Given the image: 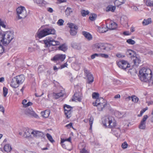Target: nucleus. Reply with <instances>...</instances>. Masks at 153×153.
Returning <instances> with one entry per match:
<instances>
[{"instance_id":"obj_1","label":"nucleus","mask_w":153,"mask_h":153,"mask_svg":"<svg viewBox=\"0 0 153 153\" xmlns=\"http://www.w3.org/2000/svg\"><path fill=\"white\" fill-rule=\"evenodd\" d=\"M139 74L140 78L141 81H146L148 80H151L152 73L149 68H142L139 71Z\"/></svg>"},{"instance_id":"obj_2","label":"nucleus","mask_w":153,"mask_h":153,"mask_svg":"<svg viewBox=\"0 0 153 153\" xmlns=\"http://www.w3.org/2000/svg\"><path fill=\"white\" fill-rule=\"evenodd\" d=\"M56 33L55 30L53 28H45L43 29H39L37 31L35 37L36 39H41L50 34H55Z\"/></svg>"},{"instance_id":"obj_3","label":"nucleus","mask_w":153,"mask_h":153,"mask_svg":"<svg viewBox=\"0 0 153 153\" xmlns=\"http://www.w3.org/2000/svg\"><path fill=\"white\" fill-rule=\"evenodd\" d=\"M0 41L4 46L7 45L14 38L13 34L11 32L0 34Z\"/></svg>"},{"instance_id":"obj_4","label":"nucleus","mask_w":153,"mask_h":153,"mask_svg":"<svg viewBox=\"0 0 153 153\" xmlns=\"http://www.w3.org/2000/svg\"><path fill=\"white\" fill-rule=\"evenodd\" d=\"M102 123L105 128H112L116 126V123L112 117L110 116L106 117L103 119Z\"/></svg>"},{"instance_id":"obj_5","label":"nucleus","mask_w":153,"mask_h":153,"mask_svg":"<svg viewBox=\"0 0 153 153\" xmlns=\"http://www.w3.org/2000/svg\"><path fill=\"white\" fill-rule=\"evenodd\" d=\"M16 12L19 19H21L25 18L27 16V13L25 8L22 6L18 7L16 9Z\"/></svg>"},{"instance_id":"obj_6","label":"nucleus","mask_w":153,"mask_h":153,"mask_svg":"<svg viewBox=\"0 0 153 153\" xmlns=\"http://www.w3.org/2000/svg\"><path fill=\"white\" fill-rule=\"evenodd\" d=\"M44 43L45 45V47H48L49 51H51V46H55L56 45H59L60 42L58 41H55L54 40L49 39L48 40H44Z\"/></svg>"},{"instance_id":"obj_7","label":"nucleus","mask_w":153,"mask_h":153,"mask_svg":"<svg viewBox=\"0 0 153 153\" xmlns=\"http://www.w3.org/2000/svg\"><path fill=\"white\" fill-rule=\"evenodd\" d=\"M102 101L104 100V99L100 97L99 99L96 100L95 102L94 103H93V104L94 106H96L97 107V109L99 111H102L103 110V109L106 106L107 103L105 102H103L101 103L100 104V103L99 102V101Z\"/></svg>"},{"instance_id":"obj_8","label":"nucleus","mask_w":153,"mask_h":153,"mask_svg":"<svg viewBox=\"0 0 153 153\" xmlns=\"http://www.w3.org/2000/svg\"><path fill=\"white\" fill-rule=\"evenodd\" d=\"M117 65L121 69L125 70L127 68L130 67V65L128 62L125 60H120L117 62Z\"/></svg>"},{"instance_id":"obj_9","label":"nucleus","mask_w":153,"mask_h":153,"mask_svg":"<svg viewBox=\"0 0 153 153\" xmlns=\"http://www.w3.org/2000/svg\"><path fill=\"white\" fill-rule=\"evenodd\" d=\"M66 57L65 54H57L51 60L54 62H62L64 61Z\"/></svg>"},{"instance_id":"obj_10","label":"nucleus","mask_w":153,"mask_h":153,"mask_svg":"<svg viewBox=\"0 0 153 153\" xmlns=\"http://www.w3.org/2000/svg\"><path fill=\"white\" fill-rule=\"evenodd\" d=\"M65 114L67 119L69 118L71 116L73 108L70 105L65 104L64 106Z\"/></svg>"},{"instance_id":"obj_11","label":"nucleus","mask_w":153,"mask_h":153,"mask_svg":"<svg viewBox=\"0 0 153 153\" xmlns=\"http://www.w3.org/2000/svg\"><path fill=\"white\" fill-rule=\"evenodd\" d=\"M84 71L85 75L87 77V83L89 84H91L94 81V78L93 75L91 74L89 71L86 68H84Z\"/></svg>"},{"instance_id":"obj_12","label":"nucleus","mask_w":153,"mask_h":153,"mask_svg":"<svg viewBox=\"0 0 153 153\" xmlns=\"http://www.w3.org/2000/svg\"><path fill=\"white\" fill-rule=\"evenodd\" d=\"M69 27L70 28V33L72 36L76 35L78 29L77 26L75 24L70 23L69 24Z\"/></svg>"},{"instance_id":"obj_13","label":"nucleus","mask_w":153,"mask_h":153,"mask_svg":"<svg viewBox=\"0 0 153 153\" xmlns=\"http://www.w3.org/2000/svg\"><path fill=\"white\" fill-rule=\"evenodd\" d=\"M95 48L97 51L99 52H101L102 50L106 49V47L103 43H97L95 45Z\"/></svg>"},{"instance_id":"obj_14","label":"nucleus","mask_w":153,"mask_h":153,"mask_svg":"<svg viewBox=\"0 0 153 153\" xmlns=\"http://www.w3.org/2000/svg\"><path fill=\"white\" fill-rule=\"evenodd\" d=\"M148 116L147 115H144L143 119L141 121L140 124L139 125V128L142 129H144L146 127V120Z\"/></svg>"},{"instance_id":"obj_15","label":"nucleus","mask_w":153,"mask_h":153,"mask_svg":"<svg viewBox=\"0 0 153 153\" xmlns=\"http://www.w3.org/2000/svg\"><path fill=\"white\" fill-rule=\"evenodd\" d=\"M15 77L17 83L19 85L22 83L25 79L24 76L23 75L16 76Z\"/></svg>"},{"instance_id":"obj_16","label":"nucleus","mask_w":153,"mask_h":153,"mask_svg":"<svg viewBox=\"0 0 153 153\" xmlns=\"http://www.w3.org/2000/svg\"><path fill=\"white\" fill-rule=\"evenodd\" d=\"M0 149H1V151L3 152H4V151L7 152V153H9L11 151L12 149V148L10 144H6L4 146L3 151L1 148H0Z\"/></svg>"},{"instance_id":"obj_17","label":"nucleus","mask_w":153,"mask_h":153,"mask_svg":"<svg viewBox=\"0 0 153 153\" xmlns=\"http://www.w3.org/2000/svg\"><path fill=\"white\" fill-rule=\"evenodd\" d=\"M82 94L79 92H76L74 94V99L79 102H81L82 100Z\"/></svg>"},{"instance_id":"obj_18","label":"nucleus","mask_w":153,"mask_h":153,"mask_svg":"<svg viewBox=\"0 0 153 153\" xmlns=\"http://www.w3.org/2000/svg\"><path fill=\"white\" fill-rule=\"evenodd\" d=\"M126 53L127 56L131 58V59H133V56H135L136 55L135 52L130 49L128 50L126 52Z\"/></svg>"},{"instance_id":"obj_19","label":"nucleus","mask_w":153,"mask_h":153,"mask_svg":"<svg viewBox=\"0 0 153 153\" xmlns=\"http://www.w3.org/2000/svg\"><path fill=\"white\" fill-rule=\"evenodd\" d=\"M33 130L30 129H27L25 131L24 134V136L26 138L30 137L31 134L33 135Z\"/></svg>"},{"instance_id":"obj_20","label":"nucleus","mask_w":153,"mask_h":153,"mask_svg":"<svg viewBox=\"0 0 153 153\" xmlns=\"http://www.w3.org/2000/svg\"><path fill=\"white\" fill-rule=\"evenodd\" d=\"M25 114H29L36 118H37L38 117V115L32 110V109H28L26 110Z\"/></svg>"},{"instance_id":"obj_21","label":"nucleus","mask_w":153,"mask_h":153,"mask_svg":"<svg viewBox=\"0 0 153 153\" xmlns=\"http://www.w3.org/2000/svg\"><path fill=\"white\" fill-rule=\"evenodd\" d=\"M32 132L33 136L37 138L42 137L44 135L43 132L40 131H33Z\"/></svg>"},{"instance_id":"obj_22","label":"nucleus","mask_w":153,"mask_h":153,"mask_svg":"<svg viewBox=\"0 0 153 153\" xmlns=\"http://www.w3.org/2000/svg\"><path fill=\"white\" fill-rule=\"evenodd\" d=\"M82 34L85 38L88 40H90L92 39V35L89 32L85 31H82Z\"/></svg>"},{"instance_id":"obj_23","label":"nucleus","mask_w":153,"mask_h":153,"mask_svg":"<svg viewBox=\"0 0 153 153\" xmlns=\"http://www.w3.org/2000/svg\"><path fill=\"white\" fill-rule=\"evenodd\" d=\"M19 84L17 83L16 80L14 77L11 81L10 85L13 88H16L19 86Z\"/></svg>"},{"instance_id":"obj_24","label":"nucleus","mask_w":153,"mask_h":153,"mask_svg":"<svg viewBox=\"0 0 153 153\" xmlns=\"http://www.w3.org/2000/svg\"><path fill=\"white\" fill-rule=\"evenodd\" d=\"M68 48V46L65 44H62L58 47L59 50L63 51L64 52L66 51Z\"/></svg>"},{"instance_id":"obj_25","label":"nucleus","mask_w":153,"mask_h":153,"mask_svg":"<svg viewBox=\"0 0 153 153\" xmlns=\"http://www.w3.org/2000/svg\"><path fill=\"white\" fill-rule=\"evenodd\" d=\"M117 27V24L114 22H111L108 26V28L111 30H114Z\"/></svg>"},{"instance_id":"obj_26","label":"nucleus","mask_w":153,"mask_h":153,"mask_svg":"<svg viewBox=\"0 0 153 153\" xmlns=\"http://www.w3.org/2000/svg\"><path fill=\"white\" fill-rule=\"evenodd\" d=\"M132 59L133 60L134 65L137 66L138 65L140 62V60L139 58L136 56H133Z\"/></svg>"},{"instance_id":"obj_27","label":"nucleus","mask_w":153,"mask_h":153,"mask_svg":"<svg viewBox=\"0 0 153 153\" xmlns=\"http://www.w3.org/2000/svg\"><path fill=\"white\" fill-rule=\"evenodd\" d=\"M116 9V7L112 5H108L106 8V11L107 12L111 11L114 12Z\"/></svg>"},{"instance_id":"obj_28","label":"nucleus","mask_w":153,"mask_h":153,"mask_svg":"<svg viewBox=\"0 0 153 153\" xmlns=\"http://www.w3.org/2000/svg\"><path fill=\"white\" fill-rule=\"evenodd\" d=\"M143 2L148 7H153V0H143Z\"/></svg>"},{"instance_id":"obj_29","label":"nucleus","mask_w":153,"mask_h":153,"mask_svg":"<svg viewBox=\"0 0 153 153\" xmlns=\"http://www.w3.org/2000/svg\"><path fill=\"white\" fill-rule=\"evenodd\" d=\"M126 0H115L114 1L115 5L119 6L121 4H124Z\"/></svg>"},{"instance_id":"obj_30","label":"nucleus","mask_w":153,"mask_h":153,"mask_svg":"<svg viewBox=\"0 0 153 153\" xmlns=\"http://www.w3.org/2000/svg\"><path fill=\"white\" fill-rule=\"evenodd\" d=\"M41 114L43 117L47 118L49 115L50 112L48 111L45 110V111H42Z\"/></svg>"},{"instance_id":"obj_31","label":"nucleus","mask_w":153,"mask_h":153,"mask_svg":"<svg viewBox=\"0 0 153 153\" xmlns=\"http://www.w3.org/2000/svg\"><path fill=\"white\" fill-rule=\"evenodd\" d=\"M64 95V93H62V91L60 93H53V96L56 99H58L60 97H62Z\"/></svg>"},{"instance_id":"obj_32","label":"nucleus","mask_w":153,"mask_h":153,"mask_svg":"<svg viewBox=\"0 0 153 153\" xmlns=\"http://www.w3.org/2000/svg\"><path fill=\"white\" fill-rule=\"evenodd\" d=\"M152 22V20L151 18H149L147 19H144L142 22L143 25H147Z\"/></svg>"},{"instance_id":"obj_33","label":"nucleus","mask_w":153,"mask_h":153,"mask_svg":"<svg viewBox=\"0 0 153 153\" xmlns=\"http://www.w3.org/2000/svg\"><path fill=\"white\" fill-rule=\"evenodd\" d=\"M114 127H114L111 128V130L115 134H117L118 135L120 132V129L119 128H116Z\"/></svg>"},{"instance_id":"obj_34","label":"nucleus","mask_w":153,"mask_h":153,"mask_svg":"<svg viewBox=\"0 0 153 153\" xmlns=\"http://www.w3.org/2000/svg\"><path fill=\"white\" fill-rule=\"evenodd\" d=\"M88 120L90 126L89 129H91L94 119L93 117L91 115L90 116V118L88 119Z\"/></svg>"},{"instance_id":"obj_35","label":"nucleus","mask_w":153,"mask_h":153,"mask_svg":"<svg viewBox=\"0 0 153 153\" xmlns=\"http://www.w3.org/2000/svg\"><path fill=\"white\" fill-rule=\"evenodd\" d=\"M46 137L48 139L51 143H53L54 142V140H53L52 136L49 134L47 133L46 134Z\"/></svg>"},{"instance_id":"obj_36","label":"nucleus","mask_w":153,"mask_h":153,"mask_svg":"<svg viewBox=\"0 0 153 153\" xmlns=\"http://www.w3.org/2000/svg\"><path fill=\"white\" fill-rule=\"evenodd\" d=\"M99 94L97 93L94 92L92 94V97L93 99H96L97 100L98 99H99Z\"/></svg>"},{"instance_id":"obj_37","label":"nucleus","mask_w":153,"mask_h":153,"mask_svg":"<svg viewBox=\"0 0 153 153\" xmlns=\"http://www.w3.org/2000/svg\"><path fill=\"white\" fill-rule=\"evenodd\" d=\"M121 22L123 24H125L127 23V19L126 16L123 17L121 18Z\"/></svg>"},{"instance_id":"obj_38","label":"nucleus","mask_w":153,"mask_h":153,"mask_svg":"<svg viewBox=\"0 0 153 153\" xmlns=\"http://www.w3.org/2000/svg\"><path fill=\"white\" fill-rule=\"evenodd\" d=\"M89 11L88 10H82L81 11L82 15L83 16H85L89 13Z\"/></svg>"},{"instance_id":"obj_39","label":"nucleus","mask_w":153,"mask_h":153,"mask_svg":"<svg viewBox=\"0 0 153 153\" xmlns=\"http://www.w3.org/2000/svg\"><path fill=\"white\" fill-rule=\"evenodd\" d=\"M34 2L36 3L39 6H41L43 3V0H33Z\"/></svg>"},{"instance_id":"obj_40","label":"nucleus","mask_w":153,"mask_h":153,"mask_svg":"<svg viewBox=\"0 0 153 153\" xmlns=\"http://www.w3.org/2000/svg\"><path fill=\"white\" fill-rule=\"evenodd\" d=\"M97 15L95 14H92L90 15L89 19L91 21H94L97 18Z\"/></svg>"},{"instance_id":"obj_41","label":"nucleus","mask_w":153,"mask_h":153,"mask_svg":"<svg viewBox=\"0 0 153 153\" xmlns=\"http://www.w3.org/2000/svg\"><path fill=\"white\" fill-rule=\"evenodd\" d=\"M3 93L4 97H6L8 93V89L5 87L3 88Z\"/></svg>"},{"instance_id":"obj_42","label":"nucleus","mask_w":153,"mask_h":153,"mask_svg":"<svg viewBox=\"0 0 153 153\" xmlns=\"http://www.w3.org/2000/svg\"><path fill=\"white\" fill-rule=\"evenodd\" d=\"M126 42L129 44L134 45L135 43V42L134 40H132L131 39H127Z\"/></svg>"},{"instance_id":"obj_43","label":"nucleus","mask_w":153,"mask_h":153,"mask_svg":"<svg viewBox=\"0 0 153 153\" xmlns=\"http://www.w3.org/2000/svg\"><path fill=\"white\" fill-rule=\"evenodd\" d=\"M131 99L132 101L134 102H137L138 101V98L135 96H132Z\"/></svg>"},{"instance_id":"obj_44","label":"nucleus","mask_w":153,"mask_h":153,"mask_svg":"<svg viewBox=\"0 0 153 153\" xmlns=\"http://www.w3.org/2000/svg\"><path fill=\"white\" fill-rule=\"evenodd\" d=\"M65 12L67 14H70L72 12V10L70 8L68 7L66 9Z\"/></svg>"},{"instance_id":"obj_45","label":"nucleus","mask_w":153,"mask_h":153,"mask_svg":"<svg viewBox=\"0 0 153 153\" xmlns=\"http://www.w3.org/2000/svg\"><path fill=\"white\" fill-rule=\"evenodd\" d=\"M62 140V142H65L66 141H68L70 143H71V137H69L68 139H61Z\"/></svg>"},{"instance_id":"obj_46","label":"nucleus","mask_w":153,"mask_h":153,"mask_svg":"<svg viewBox=\"0 0 153 153\" xmlns=\"http://www.w3.org/2000/svg\"><path fill=\"white\" fill-rule=\"evenodd\" d=\"M61 144L62 147L64 149H66L67 143L65 142L62 143V140L61 139Z\"/></svg>"},{"instance_id":"obj_47","label":"nucleus","mask_w":153,"mask_h":153,"mask_svg":"<svg viewBox=\"0 0 153 153\" xmlns=\"http://www.w3.org/2000/svg\"><path fill=\"white\" fill-rule=\"evenodd\" d=\"M100 57L107 59L108 58L109 56L106 54L100 53Z\"/></svg>"},{"instance_id":"obj_48","label":"nucleus","mask_w":153,"mask_h":153,"mask_svg":"<svg viewBox=\"0 0 153 153\" xmlns=\"http://www.w3.org/2000/svg\"><path fill=\"white\" fill-rule=\"evenodd\" d=\"M64 21L62 19H60L58 21L57 23L59 25H63Z\"/></svg>"},{"instance_id":"obj_49","label":"nucleus","mask_w":153,"mask_h":153,"mask_svg":"<svg viewBox=\"0 0 153 153\" xmlns=\"http://www.w3.org/2000/svg\"><path fill=\"white\" fill-rule=\"evenodd\" d=\"M1 26L2 27L4 28H6V25L3 21H2L1 19H0V26Z\"/></svg>"},{"instance_id":"obj_50","label":"nucleus","mask_w":153,"mask_h":153,"mask_svg":"<svg viewBox=\"0 0 153 153\" xmlns=\"http://www.w3.org/2000/svg\"><path fill=\"white\" fill-rule=\"evenodd\" d=\"M80 153H89V152L85 148H83L80 149Z\"/></svg>"},{"instance_id":"obj_51","label":"nucleus","mask_w":153,"mask_h":153,"mask_svg":"<svg viewBox=\"0 0 153 153\" xmlns=\"http://www.w3.org/2000/svg\"><path fill=\"white\" fill-rule=\"evenodd\" d=\"M96 56L100 57V53L97 54L95 53L92 55L91 56V58L92 59H94Z\"/></svg>"},{"instance_id":"obj_52","label":"nucleus","mask_w":153,"mask_h":153,"mask_svg":"<svg viewBox=\"0 0 153 153\" xmlns=\"http://www.w3.org/2000/svg\"><path fill=\"white\" fill-rule=\"evenodd\" d=\"M128 146V145L127 143L124 142L122 144L121 146L123 149H125Z\"/></svg>"},{"instance_id":"obj_53","label":"nucleus","mask_w":153,"mask_h":153,"mask_svg":"<svg viewBox=\"0 0 153 153\" xmlns=\"http://www.w3.org/2000/svg\"><path fill=\"white\" fill-rule=\"evenodd\" d=\"M116 56L118 58H123L125 57V55L120 53H117Z\"/></svg>"},{"instance_id":"obj_54","label":"nucleus","mask_w":153,"mask_h":153,"mask_svg":"<svg viewBox=\"0 0 153 153\" xmlns=\"http://www.w3.org/2000/svg\"><path fill=\"white\" fill-rule=\"evenodd\" d=\"M0 111L2 112L3 115L4 114L5 110L4 107L0 105Z\"/></svg>"},{"instance_id":"obj_55","label":"nucleus","mask_w":153,"mask_h":153,"mask_svg":"<svg viewBox=\"0 0 153 153\" xmlns=\"http://www.w3.org/2000/svg\"><path fill=\"white\" fill-rule=\"evenodd\" d=\"M73 123H70L69 124H67L66 126V127H67L68 128H72Z\"/></svg>"},{"instance_id":"obj_56","label":"nucleus","mask_w":153,"mask_h":153,"mask_svg":"<svg viewBox=\"0 0 153 153\" xmlns=\"http://www.w3.org/2000/svg\"><path fill=\"white\" fill-rule=\"evenodd\" d=\"M68 65V64H67V62L65 63L64 64H63L60 67V69H62V68H63L65 67H67V66Z\"/></svg>"},{"instance_id":"obj_57","label":"nucleus","mask_w":153,"mask_h":153,"mask_svg":"<svg viewBox=\"0 0 153 153\" xmlns=\"http://www.w3.org/2000/svg\"><path fill=\"white\" fill-rule=\"evenodd\" d=\"M32 104L33 103L32 102L29 101L25 105V107L31 105H32Z\"/></svg>"},{"instance_id":"obj_58","label":"nucleus","mask_w":153,"mask_h":153,"mask_svg":"<svg viewBox=\"0 0 153 153\" xmlns=\"http://www.w3.org/2000/svg\"><path fill=\"white\" fill-rule=\"evenodd\" d=\"M35 50V48L33 47H29L28 48V50L30 52H32Z\"/></svg>"},{"instance_id":"obj_59","label":"nucleus","mask_w":153,"mask_h":153,"mask_svg":"<svg viewBox=\"0 0 153 153\" xmlns=\"http://www.w3.org/2000/svg\"><path fill=\"white\" fill-rule=\"evenodd\" d=\"M47 10L50 13H52L53 12V9L51 7H48L47 8Z\"/></svg>"},{"instance_id":"obj_60","label":"nucleus","mask_w":153,"mask_h":153,"mask_svg":"<svg viewBox=\"0 0 153 153\" xmlns=\"http://www.w3.org/2000/svg\"><path fill=\"white\" fill-rule=\"evenodd\" d=\"M27 101V100L25 99L23 100L22 101V104H23L24 107H25V105L27 103H26Z\"/></svg>"},{"instance_id":"obj_61","label":"nucleus","mask_w":153,"mask_h":153,"mask_svg":"<svg viewBox=\"0 0 153 153\" xmlns=\"http://www.w3.org/2000/svg\"><path fill=\"white\" fill-rule=\"evenodd\" d=\"M123 34L125 35L128 36L130 35V33L128 31H126L123 32Z\"/></svg>"},{"instance_id":"obj_62","label":"nucleus","mask_w":153,"mask_h":153,"mask_svg":"<svg viewBox=\"0 0 153 153\" xmlns=\"http://www.w3.org/2000/svg\"><path fill=\"white\" fill-rule=\"evenodd\" d=\"M44 94V92H42V94L40 95H38L37 93L35 94V96L37 97H41L42 95H43Z\"/></svg>"},{"instance_id":"obj_63","label":"nucleus","mask_w":153,"mask_h":153,"mask_svg":"<svg viewBox=\"0 0 153 153\" xmlns=\"http://www.w3.org/2000/svg\"><path fill=\"white\" fill-rule=\"evenodd\" d=\"M72 47L74 48L77 49H79V47L76 45V44H74Z\"/></svg>"},{"instance_id":"obj_64","label":"nucleus","mask_w":153,"mask_h":153,"mask_svg":"<svg viewBox=\"0 0 153 153\" xmlns=\"http://www.w3.org/2000/svg\"><path fill=\"white\" fill-rule=\"evenodd\" d=\"M51 50H52V51L56 50V48L55 46H51Z\"/></svg>"}]
</instances>
